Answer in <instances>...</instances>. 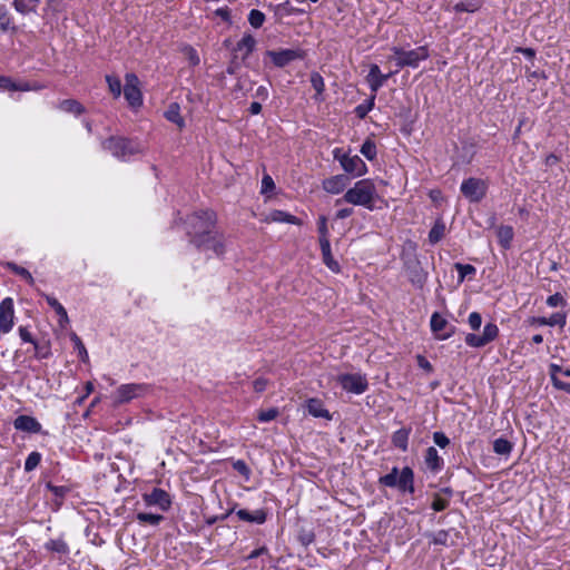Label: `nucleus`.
Segmentation results:
<instances>
[{
	"instance_id": "f257e3e1",
	"label": "nucleus",
	"mask_w": 570,
	"mask_h": 570,
	"mask_svg": "<svg viewBox=\"0 0 570 570\" xmlns=\"http://www.w3.org/2000/svg\"><path fill=\"white\" fill-rule=\"evenodd\" d=\"M193 230L190 243L202 250H213L216 255H223L225 245L223 235L215 229L216 214L212 210H200L188 217Z\"/></svg>"
},
{
	"instance_id": "f03ea898",
	"label": "nucleus",
	"mask_w": 570,
	"mask_h": 570,
	"mask_svg": "<svg viewBox=\"0 0 570 570\" xmlns=\"http://www.w3.org/2000/svg\"><path fill=\"white\" fill-rule=\"evenodd\" d=\"M379 198L376 187L371 179H361L354 186L347 189L342 198L335 200V205L342 202L354 206H362L368 210H374L375 202Z\"/></svg>"
},
{
	"instance_id": "7ed1b4c3",
	"label": "nucleus",
	"mask_w": 570,
	"mask_h": 570,
	"mask_svg": "<svg viewBox=\"0 0 570 570\" xmlns=\"http://www.w3.org/2000/svg\"><path fill=\"white\" fill-rule=\"evenodd\" d=\"M379 484L387 488H396L402 493L413 494L414 472L410 466H404L401 471L394 466L390 473L380 476Z\"/></svg>"
},
{
	"instance_id": "20e7f679",
	"label": "nucleus",
	"mask_w": 570,
	"mask_h": 570,
	"mask_svg": "<svg viewBox=\"0 0 570 570\" xmlns=\"http://www.w3.org/2000/svg\"><path fill=\"white\" fill-rule=\"evenodd\" d=\"M393 60L397 68L405 67L417 68L421 61L430 57L426 46H420L414 49L406 50L403 47H392Z\"/></svg>"
},
{
	"instance_id": "39448f33",
	"label": "nucleus",
	"mask_w": 570,
	"mask_h": 570,
	"mask_svg": "<svg viewBox=\"0 0 570 570\" xmlns=\"http://www.w3.org/2000/svg\"><path fill=\"white\" fill-rule=\"evenodd\" d=\"M106 150H109L115 157L125 159L127 156L138 153V148L129 139L122 137H110L102 144Z\"/></svg>"
},
{
	"instance_id": "423d86ee",
	"label": "nucleus",
	"mask_w": 570,
	"mask_h": 570,
	"mask_svg": "<svg viewBox=\"0 0 570 570\" xmlns=\"http://www.w3.org/2000/svg\"><path fill=\"white\" fill-rule=\"evenodd\" d=\"M149 390V386L145 383H129L120 385L115 394V403L125 404L134 399L144 396Z\"/></svg>"
},
{
	"instance_id": "0eeeda50",
	"label": "nucleus",
	"mask_w": 570,
	"mask_h": 570,
	"mask_svg": "<svg viewBox=\"0 0 570 570\" xmlns=\"http://www.w3.org/2000/svg\"><path fill=\"white\" fill-rule=\"evenodd\" d=\"M499 336V327L494 323H487L481 335L469 333L465 335V344L470 347L480 348L493 342Z\"/></svg>"
},
{
	"instance_id": "6e6552de",
	"label": "nucleus",
	"mask_w": 570,
	"mask_h": 570,
	"mask_svg": "<svg viewBox=\"0 0 570 570\" xmlns=\"http://www.w3.org/2000/svg\"><path fill=\"white\" fill-rule=\"evenodd\" d=\"M487 188V183L483 179L470 177L462 181L460 190L471 203H478L485 196Z\"/></svg>"
},
{
	"instance_id": "1a4fd4ad",
	"label": "nucleus",
	"mask_w": 570,
	"mask_h": 570,
	"mask_svg": "<svg viewBox=\"0 0 570 570\" xmlns=\"http://www.w3.org/2000/svg\"><path fill=\"white\" fill-rule=\"evenodd\" d=\"M142 500L147 507H157L163 512L171 505L169 493L160 488H154L150 492L144 493Z\"/></svg>"
},
{
	"instance_id": "9d476101",
	"label": "nucleus",
	"mask_w": 570,
	"mask_h": 570,
	"mask_svg": "<svg viewBox=\"0 0 570 570\" xmlns=\"http://www.w3.org/2000/svg\"><path fill=\"white\" fill-rule=\"evenodd\" d=\"M337 382L343 390L354 394H362L368 386L366 379L360 374H341L337 376Z\"/></svg>"
},
{
	"instance_id": "9b49d317",
	"label": "nucleus",
	"mask_w": 570,
	"mask_h": 570,
	"mask_svg": "<svg viewBox=\"0 0 570 570\" xmlns=\"http://www.w3.org/2000/svg\"><path fill=\"white\" fill-rule=\"evenodd\" d=\"M138 78L134 73L126 75L124 96L131 107H139L142 104L141 91L138 88Z\"/></svg>"
},
{
	"instance_id": "f8f14e48",
	"label": "nucleus",
	"mask_w": 570,
	"mask_h": 570,
	"mask_svg": "<svg viewBox=\"0 0 570 570\" xmlns=\"http://www.w3.org/2000/svg\"><path fill=\"white\" fill-rule=\"evenodd\" d=\"M431 330L438 340H448L454 334L455 327L450 326L448 321L435 312L431 316Z\"/></svg>"
},
{
	"instance_id": "ddd939ff",
	"label": "nucleus",
	"mask_w": 570,
	"mask_h": 570,
	"mask_svg": "<svg viewBox=\"0 0 570 570\" xmlns=\"http://www.w3.org/2000/svg\"><path fill=\"white\" fill-rule=\"evenodd\" d=\"M13 301L10 297L0 303V331L8 333L13 326Z\"/></svg>"
},
{
	"instance_id": "4468645a",
	"label": "nucleus",
	"mask_w": 570,
	"mask_h": 570,
	"mask_svg": "<svg viewBox=\"0 0 570 570\" xmlns=\"http://www.w3.org/2000/svg\"><path fill=\"white\" fill-rule=\"evenodd\" d=\"M266 55L271 57L273 63L278 68H283L289 62L302 57L299 51L294 49H283L279 51L269 50Z\"/></svg>"
},
{
	"instance_id": "2eb2a0df",
	"label": "nucleus",
	"mask_w": 570,
	"mask_h": 570,
	"mask_svg": "<svg viewBox=\"0 0 570 570\" xmlns=\"http://www.w3.org/2000/svg\"><path fill=\"white\" fill-rule=\"evenodd\" d=\"M340 163L343 169L353 176H362L367 170L365 163L358 156L350 157L347 155H343L340 158Z\"/></svg>"
},
{
	"instance_id": "dca6fc26",
	"label": "nucleus",
	"mask_w": 570,
	"mask_h": 570,
	"mask_svg": "<svg viewBox=\"0 0 570 570\" xmlns=\"http://www.w3.org/2000/svg\"><path fill=\"white\" fill-rule=\"evenodd\" d=\"M348 184V176L341 174L324 179L322 183V187L326 193L337 195L342 193L347 187Z\"/></svg>"
},
{
	"instance_id": "f3484780",
	"label": "nucleus",
	"mask_w": 570,
	"mask_h": 570,
	"mask_svg": "<svg viewBox=\"0 0 570 570\" xmlns=\"http://www.w3.org/2000/svg\"><path fill=\"white\" fill-rule=\"evenodd\" d=\"M391 73L383 75L377 65H372L366 77V81L372 90V95L376 96L377 90L385 83L390 78Z\"/></svg>"
},
{
	"instance_id": "a211bd4d",
	"label": "nucleus",
	"mask_w": 570,
	"mask_h": 570,
	"mask_svg": "<svg viewBox=\"0 0 570 570\" xmlns=\"http://www.w3.org/2000/svg\"><path fill=\"white\" fill-rule=\"evenodd\" d=\"M13 426L18 431H23L28 433H40L41 424L30 415H19L13 421Z\"/></svg>"
},
{
	"instance_id": "6ab92c4d",
	"label": "nucleus",
	"mask_w": 570,
	"mask_h": 570,
	"mask_svg": "<svg viewBox=\"0 0 570 570\" xmlns=\"http://www.w3.org/2000/svg\"><path fill=\"white\" fill-rule=\"evenodd\" d=\"M256 40L252 35H245L233 49V53L239 55L240 61H245L254 51Z\"/></svg>"
},
{
	"instance_id": "aec40b11",
	"label": "nucleus",
	"mask_w": 570,
	"mask_h": 570,
	"mask_svg": "<svg viewBox=\"0 0 570 570\" xmlns=\"http://www.w3.org/2000/svg\"><path fill=\"white\" fill-rule=\"evenodd\" d=\"M236 515L239 520L256 523V524H263L265 523L267 519V512L264 509H258L253 512L246 510V509H239L236 511Z\"/></svg>"
},
{
	"instance_id": "412c9836",
	"label": "nucleus",
	"mask_w": 570,
	"mask_h": 570,
	"mask_svg": "<svg viewBox=\"0 0 570 570\" xmlns=\"http://www.w3.org/2000/svg\"><path fill=\"white\" fill-rule=\"evenodd\" d=\"M323 263L334 273L341 271L340 264L334 259L331 252V244L328 238L320 239Z\"/></svg>"
},
{
	"instance_id": "4be33fe9",
	"label": "nucleus",
	"mask_w": 570,
	"mask_h": 570,
	"mask_svg": "<svg viewBox=\"0 0 570 570\" xmlns=\"http://www.w3.org/2000/svg\"><path fill=\"white\" fill-rule=\"evenodd\" d=\"M43 297L46 298L48 305L51 308H53L57 315L59 316L58 325L61 328H66V326L69 324V317L66 308L53 296L43 294Z\"/></svg>"
},
{
	"instance_id": "5701e85b",
	"label": "nucleus",
	"mask_w": 570,
	"mask_h": 570,
	"mask_svg": "<svg viewBox=\"0 0 570 570\" xmlns=\"http://www.w3.org/2000/svg\"><path fill=\"white\" fill-rule=\"evenodd\" d=\"M407 271L410 282L420 288L423 287L426 282V273L420 266V263L415 262L413 264H407Z\"/></svg>"
},
{
	"instance_id": "b1692460",
	"label": "nucleus",
	"mask_w": 570,
	"mask_h": 570,
	"mask_svg": "<svg viewBox=\"0 0 570 570\" xmlns=\"http://www.w3.org/2000/svg\"><path fill=\"white\" fill-rule=\"evenodd\" d=\"M410 433H411L410 428H402V429L395 431L392 435V444L395 448L402 450L403 452L407 451Z\"/></svg>"
},
{
	"instance_id": "393cba45",
	"label": "nucleus",
	"mask_w": 570,
	"mask_h": 570,
	"mask_svg": "<svg viewBox=\"0 0 570 570\" xmlns=\"http://www.w3.org/2000/svg\"><path fill=\"white\" fill-rule=\"evenodd\" d=\"M307 411L311 415L314 417H324V419H331L330 412L324 409V404L318 399H309L307 401Z\"/></svg>"
},
{
	"instance_id": "a878e982",
	"label": "nucleus",
	"mask_w": 570,
	"mask_h": 570,
	"mask_svg": "<svg viewBox=\"0 0 570 570\" xmlns=\"http://www.w3.org/2000/svg\"><path fill=\"white\" fill-rule=\"evenodd\" d=\"M425 464L431 471H439L443 465V460L440 458L435 448L430 446L425 452Z\"/></svg>"
},
{
	"instance_id": "bb28decb",
	"label": "nucleus",
	"mask_w": 570,
	"mask_h": 570,
	"mask_svg": "<svg viewBox=\"0 0 570 570\" xmlns=\"http://www.w3.org/2000/svg\"><path fill=\"white\" fill-rule=\"evenodd\" d=\"M269 222L287 223L293 225H301L302 222L298 217L286 213L284 210H273L268 216Z\"/></svg>"
},
{
	"instance_id": "cd10ccee",
	"label": "nucleus",
	"mask_w": 570,
	"mask_h": 570,
	"mask_svg": "<svg viewBox=\"0 0 570 570\" xmlns=\"http://www.w3.org/2000/svg\"><path fill=\"white\" fill-rule=\"evenodd\" d=\"M165 117L168 121L176 124L180 129L185 127V120L180 115V107L177 102L169 105Z\"/></svg>"
},
{
	"instance_id": "c85d7f7f",
	"label": "nucleus",
	"mask_w": 570,
	"mask_h": 570,
	"mask_svg": "<svg viewBox=\"0 0 570 570\" xmlns=\"http://www.w3.org/2000/svg\"><path fill=\"white\" fill-rule=\"evenodd\" d=\"M309 81H311L312 87L315 90L314 99L316 101H323L324 100L323 92L325 90V83H324V79L321 76V73L316 72V71L312 72L311 77H309Z\"/></svg>"
},
{
	"instance_id": "c756f323",
	"label": "nucleus",
	"mask_w": 570,
	"mask_h": 570,
	"mask_svg": "<svg viewBox=\"0 0 570 570\" xmlns=\"http://www.w3.org/2000/svg\"><path fill=\"white\" fill-rule=\"evenodd\" d=\"M513 228L508 225L500 226L497 230V236L499 239V244L504 248L508 249L511 246V242L513 239Z\"/></svg>"
},
{
	"instance_id": "7c9ffc66",
	"label": "nucleus",
	"mask_w": 570,
	"mask_h": 570,
	"mask_svg": "<svg viewBox=\"0 0 570 570\" xmlns=\"http://www.w3.org/2000/svg\"><path fill=\"white\" fill-rule=\"evenodd\" d=\"M480 0L461 1L453 6L455 12H475L481 8Z\"/></svg>"
},
{
	"instance_id": "2f4dec72",
	"label": "nucleus",
	"mask_w": 570,
	"mask_h": 570,
	"mask_svg": "<svg viewBox=\"0 0 570 570\" xmlns=\"http://www.w3.org/2000/svg\"><path fill=\"white\" fill-rule=\"evenodd\" d=\"M136 519L139 523L158 525L165 518L161 514L148 513V512H138Z\"/></svg>"
},
{
	"instance_id": "473e14b6",
	"label": "nucleus",
	"mask_w": 570,
	"mask_h": 570,
	"mask_svg": "<svg viewBox=\"0 0 570 570\" xmlns=\"http://www.w3.org/2000/svg\"><path fill=\"white\" fill-rule=\"evenodd\" d=\"M59 108L66 112H70V114H75V115H80L81 112H83L82 105L75 99L62 100L59 105Z\"/></svg>"
},
{
	"instance_id": "72a5a7b5",
	"label": "nucleus",
	"mask_w": 570,
	"mask_h": 570,
	"mask_svg": "<svg viewBox=\"0 0 570 570\" xmlns=\"http://www.w3.org/2000/svg\"><path fill=\"white\" fill-rule=\"evenodd\" d=\"M512 443L504 438H499L493 442V451L500 455H509L512 451Z\"/></svg>"
},
{
	"instance_id": "f704fd0d",
	"label": "nucleus",
	"mask_w": 570,
	"mask_h": 570,
	"mask_svg": "<svg viewBox=\"0 0 570 570\" xmlns=\"http://www.w3.org/2000/svg\"><path fill=\"white\" fill-rule=\"evenodd\" d=\"M444 232H445V225L444 223L442 222H436L433 227L431 228L430 233H429V242L431 244H436L439 243L443 236H444Z\"/></svg>"
},
{
	"instance_id": "c9c22d12",
	"label": "nucleus",
	"mask_w": 570,
	"mask_h": 570,
	"mask_svg": "<svg viewBox=\"0 0 570 570\" xmlns=\"http://www.w3.org/2000/svg\"><path fill=\"white\" fill-rule=\"evenodd\" d=\"M375 95H372L367 100H365L363 104H360L355 108V115L360 119H364L367 114L374 108V101H375Z\"/></svg>"
},
{
	"instance_id": "e433bc0d",
	"label": "nucleus",
	"mask_w": 570,
	"mask_h": 570,
	"mask_svg": "<svg viewBox=\"0 0 570 570\" xmlns=\"http://www.w3.org/2000/svg\"><path fill=\"white\" fill-rule=\"evenodd\" d=\"M70 340L73 343L75 350L78 351V355H79L80 360L82 362H87L89 356H88V352H87L81 338L75 332H71Z\"/></svg>"
},
{
	"instance_id": "4c0bfd02",
	"label": "nucleus",
	"mask_w": 570,
	"mask_h": 570,
	"mask_svg": "<svg viewBox=\"0 0 570 570\" xmlns=\"http://www.w3.org/2000/svg\"><path fill=\"white\" fill-rule=\"evenodd\" d=\"M46 549L61 554L69 552L68 544L62 539L49 540L46 543Z\"/></svg>"
},
{
	"instance_id": "58836bf2",
	"label": "nucleus",
	"mask_w": 570,
	"mask_h": 570,
	"mask_svg": "<svg viewBox=\"0 0 570 570\" xmlns=\"http://www.w3.org/2000/svg\"><path fill=\"white\" fill-rule=\"evenodd\" d=\"M361 154L368 160H373L376 157V145L373 140L366 139L361 146Z\"/></svg>"
},
{
	"instance_id": "ea45409f",
	"label": "nucleus",
	"mask_w": 570,
	"mask_h": 570,
	"mask_svg": "<svg viewBox=\"0 0 570 570\" xmlns=\"http://www.w3.org/2000/svg\"><path fill=\"white\" fill-rule=\"evenodd\" d=\"M567 324V313L557 312L553 313L550 317H547V326H559L564 327Z\"/></svg>"
},
{
	"instance_id": "a19ab883",
	"label": "nucleus",
	"mask_w": 570,
	"mask_h": 570,
	"mask_svg": "<svg viewBox=\"0 0 570 570\" xmlns=\"http://www.w3.org/2000/svg\"><path fill=\"white\" fill-rule=\"evenodd\" d=\"M454 268L459 273V281L463 282L464 278L469 275H474L476 273V269L473 265L470 264H462V263H455Z\"/></svg>"
},
{
	"instance_id": "79ce46f5",
	"label": "nucleus",
	"mask_w": 570,
	"mask_h": 570,
	"mask_svg": "<svg viewBox=\"0 0 570 570\" xmlns=\"http://www.w3.org/2000/svg\"><path fill=\"white\" fill-rule=\"evenodd\" d=\"M8 268H10L14 274L24 278L30 285L35 283L32 275L22 266L17 265L16 263H7Z\"/></svg>"
},
{
	"instance_id": "37998d69",
	"label": "nucleus",
	"mask_w": 570,
	"mask_h": 570,
	"mask_svg": "<svg viewBox=\"0 0 570 570\" xmlns=\"http://www.w3.org/2000/svg\"><path fill=\"white\" fill-rule=\"evenodd\" d=\"M40 461H41V454L37 451L31 452L24 461V471L26 472L33 471L39 465Z\"/></svg>"
},
{
	"instance_id": "c03bdc74",
	"label": "nucleus",
	"mask_w": 570,
	"mask_h": 570,
	"mask_svg": "<svg viewBox=\"0 0 570 570\" xmlns=\"http://www.w3.org/2000/svg\"><path fill=\"white\" fill-rule=\"evenodd\" d=\"M265 21V14L257 10L252 9L248 14V22L253 28H261Z\"/></svg>"
},
{
	"instance_id": "a18cd8bd",
	"label": "nucleus",
	"mask_w": 570,
	"mask_h": 570,
	"mask_svg": "<svg viewBox=\"0 0 570 570\" xmlns=\"http://www.w3.org/2000/svg\"><path fill=\"white\" fill-rule=\"evenodd\" d=\"M106 81L108 83L110 92L115 97H119L121 95V82L118 77L106 76Z\"/></svg>"
},
{
	"instance_id": "49530a36",
	"label": "nucleus",
	"mask_w": 570,
	"mask_h": 570,
	"mask_svg": "<svg viewBox=\"0 0 570 570\" xmlns=\"http://www.w3.org/2000/svg\"><path fill=\"white\" fill-rule=\"evenodd\" d=\"M277 415H278V410L275 407H272V409H268L265 411H261L257 415V420L259 422H269V421H273L274 419H276Z\"/></svg>"
},
{
	"instance_id": "de8ad7c7",
	"label": "nucleus",
	"mask_w": 570,
	"mask_h": 570,
	"mask_svg": "<svg viewBox=\"0 0 570 570\" xmlns=\"http://www.w3.org/2000/svg\"><path fill=\"white\" fill-rule=\"evenodd\" d=\"M547 305L550 307H557V306H567V301L560 293H556L553 295H550L547 301Z\"/></svg>"
},
{
	"instance_id": "09e8293b",
	"label": "nucleus",
	"mask_w": 570,
	"mask_h": 570,
	"mask_svg": "<svg viewBox=\"0 0 570 570\" xmlns=\"http://www.w3.org/2000/svg\"><path fill=\"white\" fill-rule=\"evenodd\" d=\"M233 469L235 471H237L239 474H242L243 476H245L246 480L249 479L250 469L248 468V465L246 464V462L244 460H237V461L233 462Z\"/></svg>"
},
{
	"instance_id": "8fccbe9b",
	"label": "nucleus",
	"mask_w": 570,
	"mask_h": 570,
	"mask_svg": "<svg viewBox=\"0 0 570 570\" xmlns=\"http://www.w3.org/2000/svg\"><path fill=\"white\" fill-rule=\"evenodd\" d=\"M472 331H479L482 325V316L479 312H472L468 317Z\"/></svg>"
},
{
	"instance_id": "3c124183",
	"label": "nucleus",
	"mask_w": 570,
	"mask_h": 570,
	"mask_svg": "<svg viewBox=\"0 0 570 570\" xmlns=\"http://www.w3.org/2000/svg\"><path fill=\"white\" fill-rule=\"evenodd\" d=\"M184 53L191 66H197L199 63V56L193 47L186 46L184 48Z\"/></svg>"
},
{
	"instance_id": "603ef678",
	"label": "nucleus",
	"mask_w": 570,
	"mask_h": 570,
	"mask_svg": "<svg viewBox=\"0 0 570 570\" xmlns=\"http://www.w3.org/2000/svg\"><path fill=\"white\" fill-rule=\"evenodd\" d=\"M243 62L244 61H240V59H239V55L233 53V57H232V59L227 66V69H226L227 73L235 75L239 70Z\"/></svg>"
},
{
	"instance_id": "864d4df0",
	"label": "nucleus",
	"mask_w": 570,
	"mask_h": 570,
	"mask_svg": "<svg viewBox=\"0 0 570 570\" xmlns=\"http://www.w3.org/2000/svg\"><path fill=\"white\" fill-rule=\"evenodd\" d=\"M43 88L42 85H39L37 82H17L16 83V91H30V90H41Z\"/></svg>"
},
{
	"instance_id": "5fc2aeb1",
	"label": "nucleus",
	"mask_w": 570,
	"mask_h": 570,
	"mask_svg": "<svg viewBox=\"0 0 570 570\" xmlns=\"http://www.w3.org/2000/svg\"><path fill=\"white\" fill-rule=\"evenodd\" d=\"M449 504L450 501L448 499H443L439 494H435L431 508L434 511H443L449 507Z\"/></svg>"
},
{
	"instance_id": "6e6d98bb",
	"label": "nucleus",
	"mask_w": 570,
	"mask_h": 570,
	"mask_svg": "<svg viewBox=\"0 0 570 570\" xmlns=\"http://www.w3.org/2000/svg\"><path fill=\"white\" fill-rule=\"evenodd\" d=\"M448 539L449 531L440 530L433 535L432 543L438 546H448Z\"/></svg>"
},
{
	"instance_id": "4d7b16f0",
	"label": "nucleus",
	"mask_w": 570,
	"mask_h": 570,
	"mask_svg": "<svg viewBox=\"0 0 570 570\" xmlns=\"http://www.w3.org/2000/svg\"><path fill=\"white\" fill-rule=\"evenodd\" d=\"M317 230L320 239L328 238L327 219L325 216H321L317 222Z\"/></svg>"
},
{
	"instance_id": "13d9d810",
	"label": "nucleus",
	"mask_w": 570,
	"mask_h": 570,
	"mask_svg": "<svg viewBox=\"0 0 570 570\" xmlns=\"http://www.w3.org/2000/svg\"><path fill=\"white\" fill-rule=\"evenodd\" d=\"M433 441L438 446L442 449L450 444V439L443 432L440 431L433 433Z\"/></svg>"
},
{
	"instance_id": "bf43d9fd",
	"label": "nucleus",
	"mask_w": 570,
	"mask_h": 570,
	"mask_svg": "<svg viewBox=\"0 0 570 570\" xmlns=\"http://www.w3.org/2000/svg\"><path fill=\"white\" fill-rule=\"evenodd\" d=\"M16 83L10 77L0 76V89L16 91Z\"/></svg>"
},
{
	"instance_id": "052dcab7",
	"label": "nucleus",
	"mask_w": 570,
	"mask_h": 570,
	"mask_svg": "<svg viewBox=\"0 0 570 570\" xmlns=\"http://www.w3.org/2000/svg\"><path fill=\"white\" fill-rule=\"evenodd\" d=\"M301 543L305 547L309 546L315 540V534L312 531H301L298 537Z\"/></svg>"
},
{
	"instance_id": "680f3d73",
	"label": "nucleus",
	"mask_w": 570,
	"mask_h": 570,
	"mask_svg": "<svg viewBox=\"0 0 570 570\" xmlns=\"http://www.w3.org/2000/svg\"><path fill=\"white\" fill-rule=\"evenodd\" d=\"M275 184L269 175H265L262 179V193L266 194L274 190Z\"/></svg>"
},
{
	"instance_id": "e2e57ef3",
	"label": "nucleus",
	"mask_w": 570,
	"mask_h": 570,
	"mask_svg": "<svg viewBox=\"0 0 570 570\" xmlns=\"http://www.w3.org/2000/svg\"><path fill=\"white\" fill-rule=\"evenodd\" d=\"M19 335L23 342L32 343L35 345V348H38L37 342L33 341L31 333L26 327L19 328Z\"/></svg>"
},
{
	"instance_id": "0e129e2a",
	"label": "nucleus",
	"mask_w": 570,
	"mask_h": 570,
	"mask_svg": "<svg viewBox=\"0 0 570 570\" xmlns=\"http://www.w3.org/2000/svg\"><path fill=\"white\" fill-rule=\"evenodd\" d=\"M268 381L263 377H258L253 382V389L257 393H263L266 390Z\"/></svg>"
},
{
	"instance_id": "69168bd1",
	"label": "nucleus",
	"mask_w": 570,
	"mask_h": 570,
	"mask_svg": "<svg viewBox=\"0 0 570 570\" xmlns=\"http://www.w3.org/2000/svg\"><path fill=\"white\" fill-rule=\"evenodd\" d=\"M552 383L556 389L564 391L566 393L570 394V383L563 382L560 379H554Z\"/></svg>"
},
{
	"instance_id": "338daca9",
	"label": "nucleus",
	"mask_w": 570,
	"mask_h": 570,
	"mask_svg": "<svg viewBox=\"0 0 570 570\" xmlns=\"http://www.w3.org/2000/svg\"><path fill=\"white\" fill-rule=\"evenodd\" d=\"M353 213H354L353 208L345 207V208L340 209L336 213L335 218L336 219H345V218L350 217Z\"/></svg>"
},
{
	"instance_id": "774afa93",
	"label": "nucleus",
	"mask_w": 570,
	"mask_h": 570,
	"mask_svg": "<svg viewBox=\"0 0 570 570\" xmlns=\"http://www.w3.org/2000/svg\"><path fill=\"white\" fill-rule=\"evenodd\" d=\"M215 14L219 18H222L224 21H229L230 20V13H229V10L228 8H218L216 11H215Z\"/></svg>"
}]
</instances>
